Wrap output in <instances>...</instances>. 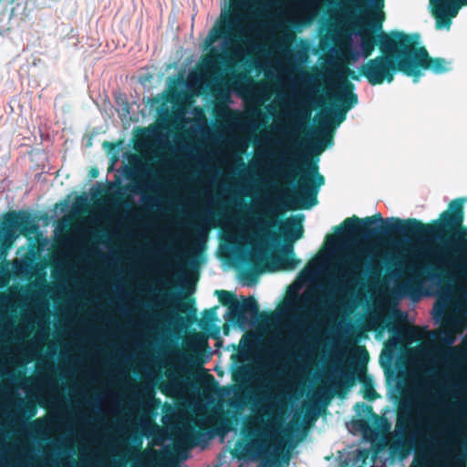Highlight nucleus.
Masks as SVG:
<instances>
[{
  "label": "nucleus",
  "mask_w": 467,
  "mask_h": 467,
  "mask_svg": "<svg viewBox=\"0 0 467 467\" xmlns=\"http://www.w3.org/2000/svg\"><path fill=\"white\" fill-rule=\"evenodd\" d=\"M467 198L452 200L448 209L442 212L432 224L424 223L415 218L400 219L389 217L383 219L380 213L359 219L357 216L348 218L336 230L337 234L351 237L352 233L362 234L363 239H371L378 235H388L392 233L407 235V240L413 239L407 246L405 254L412 263H424L422 272L431 282H440L441 276L435 273L436 265H443L441 247L434 244L442 241L448 232H454L464 221L463 205Z\"/></svg>",
  "instance_id": "f257e3e1"
},
{
  "label": "nucleus",
  "mask_w": 467,
  "mask_h": 467,
  "mask_svg": "<svg viewBox=\"0 0 467 467\" xmlns=\"http://www.w3.org/2000/svg\"><path fill=\"white\" fill-rule=\"evenodd\" d=\"M287 60L290 64L293 61V70L299 73L298 78H292V83L296 88L298 100L301 104L298 108H292L286 112L291 118L285 124H276L273 130L286 138L294 139L302 130L311 119L310 106L320 107L324 103V93L317 77L301 69V66L307 62V56L304 51H297L295 55H289Z\"/></svg>",
  "instance_id": "f03ea898"
},
{
  "label": "nucleus",
  "mask_w": 467,
  "mask_h": 467,
  "mask_svg": "<svg viewBox=\"0 0 467 467\" xmlns=\"http://www.w3.org/2000/svg\"><path fill=\"white\" fill-rule=\"evenodd\" d=\"M275 164L280 168L290 169L294 174L299 176L301 183H294L291 192V203L302 209H311L318 203L317 195L321 187L325 185V177L319 173L317 162H312L305 157L300 165L293 163L292 159L285 153L275 154Z\"/></svg>",
  "instance_id": "7ed1b4c3"
},
{
  "label": "nucleus",
  "mask_w": 467,
  "mask_h": 467,
  "mask_svg": "<svg viewBox=\"0 0 467 467\" xmlns=\"http://www.w3.org/2000/svg\"><path fill=\"white\" fill-rule=\"evenodd\" d=\"M392 37L387 36L384 32H380L374 36L367 30L361 32L359 29H351L348 35V52L350 59L357 61L359 57H368L371 55L376 45L379 47L383 56H389L394 58L401 49L400 43L408 39L409 46L415 47L420 44V36L418 33L406 35L402 32L392 31Z\"/></svg>",
  "instance_id": "20e7f679"
},
{
  "label": "nucleus",
  "mask_w": 467,
  "mask_h": 467,
  "mask_svg": "<svg viewBox=\"0 0 467 467\" xmlns=\"http://www.w3.org/2000/svg\"><path fill=\"white\" fill-rule=\"evenodd\" d=\"M408 39L400 43L402 47L397 56L391 58L389 56H378L375 58L368 59L359 69V75L364 77L370 85H380L384 82L391 83L394 76L398 72L403 75L418 76L419 70L415 66H419V60L410 53Z\"/></svg>",
  "instance_id": "39448f33"
},
{
  "label": "nucleus",
  "mask_w": 467,
  "mask_h": 467,
  "mask_svg": "<svg viewBox=\"0 0 467 467\" xmlns=\"http://www.w3.org/2000/svg\"><path fill=\"white\" fill-rule=\"evenodd\" d=\"M275 431L276 428L272 423L253 430L249 441L238 442L236 451L239 457L245 462L260 458L262 467H278L276 454L280 448L278 444L272 443Z\"/></svg>",
  "instance_id": "423d86ee"
},
{
  "label": "nucleus",
  "mask_w": 467,
  "mask_h": 467,
  "mask_svg": "<svg viewBox=\"0 0 467 467\" xmlns=\"http://www.w3.org/2000/svg\"><path fill=\"white\" fill-rule=\"evenodd\" d=\"M438 426L435 433H431L422 438L419 444V450L425 455L436 457L440 454L451 456L453 448L458 445L462 426L459 420H451L448 425H443L436 419H431Z\"/></svg>",
  "instance_id": "0eeeda50"
},
{
  "label": "nucleus",
  "mask_w": 467,
  "mask_h": 467,
  "mask_svg": "<svg viewBox=\"0 0 467 467\" xmlns=\"http://www.w3.org/2000/svg\"><path fill=\"white\" fill-rule=\"evenodd\" d=\"M215 295L222 304L229 305L224 318L230 326H236L245 330L258 322L259 306L254 298L248 297L243 302H238L225 290H216Z\"/></svg>",
  "instance_id": "6e6552de"
},
{
  "label": "nucleus",
  "mask_w": 467,
  "mask_h": 467,
  "mask_svg": "<svg viewBox=\"0 0 467 467\" xmlns=\"http://www.w3.org/2000/svg\"><path fill=\"white\" fill-rule=\"evenodd\" d=\"M0 223V260L5 257V252L19 234L32 233L36 225L33 215L25 211L5 213Z\"/></svg>",
  "instance_id": "1a4fd4ad"
},
{
  "label": "nucleus",
  "mask_w": 467,
  "mask_h": 467,
  "mask_svg": "<svg viewBox=\"0 0 467 467\" xmlns=\"http://www.w3.org/2000/svg\"><path fill=\"white\" fill-rule=\"evenodd\" d=\"M244 19L245 16L237 7H231L221 13L222 24H225L228 29H231L233 32L234 30L239 31L240 37L238 39L244 41L252 49H257L259 44L250 35L258 31V25L255 23L244 24Z\"/></svg>",
  "instance_id": "9d476101"
},
{
  "label": "nucleus",
  "mask_w": 467,
  "mask_h": 467,
  "mask_svg": "<svg viewBox=\"0 0 467 467\" xmlns=\"http://www.w3.org/2000/svg\"><path fill=\"white\" fill-rule=\"evenodd\" d=\"M409 49L410 53L412 54L411 56H414L419 60V66H415L416 69L419 70L418 76H410L414 83L419 82L427 69H430L435 75H441L451 70V61L443 57L431 58L425 47L409 46Z\"/></svg>",
  "instance_id": "9b49d317"
},
{
  "label": "nucleus",
  "mask_w": 467,
  "mask_h": 467,
  "mask_svg": "<svg viewBox=\"0 0 467 467\" xmlns=\"http://www.w3.org/2000/svg\"><path fill=\"white\" fill-rule=\"evenodd\" d=\"M234 42L233 31L228 29L225 24H222L221 19L210 30L204 40V49L213 51H220L224 55L228 54V50Z\"/></svg>",
  "instance_id": "f8f14e48"
},
{
  "label": "nucleus",
  "mask_w": 467,
  "mask_h": 467,
  "mask_svg": "<svg viewBox=\"0 0 467 467\" xmlns=\"http://www.w3.org/2000/svg\"><path fill=\"white\" fill-rule=\"evenodd\" d=\"M355 85L347 80L337 82L332 87L330 103L339 107H346V109H352L358 104V98L354 93Z\"/></svg>",
  "instance_id": "ddd939ff"
},
{
  "label": "nucleus",
  "mask_w": 467,
  "mask_h": 467,
  "mask_svg": "<svg viewBox=\"0 0 467 467\" xmlns=\"http://www.w3.org/2000/svg\"><path fill=\"white\" fill-rule=\"evenodd\" d=\"M436 18L435 26L439 30H449L451 26V17L459 12V5L451 0H431Z\"/></svg>",
  "instance_id": "4468645a"
},
{
  "label": "nucleus",
  "mask_w": 467,
  "mask_h": 467,
  "mask_svg": "<svg viewBox=\"0 0 467 467\" xmlns=\"http://www.w3.org/2000/svg\"><path fill=\"white\" fill-rule=\"evenodd\" d=\"M151 319L157 322L164 329H167L169 337H176L175 332L184 328L186 319L176 309L163 314H152Z\"/></svg>",
  "instance_id": "2eb2a0df"
},
{
  "label": "nucleus",
  "mask_w": 467,
  "mask_h": 467,
  "mask_svg": "<svg viewBox=\"0 0 467 467\" xmlns=\"http://www.w3.org/2000/svg\"><path fill=\"white\" fill-rule=\"evenodd\" d=\"M232 253L235 258H240V263L243 265H247L250 259L263 261L268 254L269 246L265 241L256 242L255 245L249 249H243L238 245H233Z\"/></svg>",
  "instance_id": "dca6fc26"
},
{
  "label": "nucleus",
  "mask_w": 467,
  "mask_h": 467,
  "mask_svg": "<svg viewBox=\"0 0 467 467\" xmlns=\"http://www.w3.org/2000/svg\"><path fill=\"white\" fill-rule=\"evenodd\" d=\"M259 380L258 389L261 394L254 396V407L260 409L263 412L271 413L275 410V405L273 402L275 397L271 391L272 384L269 379L264 377H259Z\"/></svg>",
  "instance_id": "f3484780"
},
{
  "label": "nucleus",
  "mask_w": 467,
  "mask_h": 467,
  "mask_svg": "<svg viewBox=\"0 0 467 467\" xmlns=\"http://www.w3.org/2000/svg\"><path fill=\"white\" fill-rule=\"evenodd\" d=\"M465 233H467V230L465 232L454 233L451 236L447 238L444 236L442 241L438 242V247H441V258L444 264L448 261L451 254H460L467 247V239L463 238Z\"/></svg>",
  "instance_id": "a211bd4d"
},
{
  "label": "nucleus",
  "mask_w": 467,
  "mask_h": 467,
  "mask_svg": "<svg viewBox=\"0 0 467 467\" xmlns=\"http://www.w3.org/2000/svg\"><path fill=\"white\" fill-rule=\"evenodd\" d=\"M232 377L238 386H241L245 391L249 389L250 385L255 379L257 370L250 364L234 362L231 366Z\"/></svg>",
  "instance_id": "6ab92c4d"
},
{
  "label": "nucleus",
  "mask_w": 467,
  "mask_h": 467,
  "mask_svg": "<svg viewBox=\"0 0 467 467\" xmlns=\"http://www.w3.org/2000/svg\"><path fill=\"white\" fill-rule=\"evenodd\" d=\"M303 214L292 217L280 223L279 232L285 242H294L303 237Z\"/></svg>",
  "instance_id": "aec40b11"
},
{
  "label": "nucleus",
  "mask_w": 467,
  "mask_h": 467,
  "mask_svg": "<svg viewBox=\"0 0 467 467\" xmlns=\"http://www.w3.org/2000/svg\"><path fill=\"white\" fill-rule=\"evenodd\" d=\"M354 409L357 416L361 418V420H358L357 423L362 430L363 433L366 434L367 431H369L375 434L376 429L371 428L368 422L371 421L376 427H378L379 425L380 419L373 411L372 408L366 403L358 402Z\"/></svg>",
  "instance_id": "412c9836"
},
{
  "label": "nucleus",
  "mask_w": 467,
  "mask_h": 467,
  "mask_svg": "<svg viewBox=\"0 0 467 467\" xmlns=\"http://www.w3.org/2000/svg\"><path fill=\"white\" fill-rule=\"evenodd\" d=\"M364 254L360 250H355L348 253L342 256V260L350 265L351 270L349 272L343 271L342 274L345 277L350 278L351 282L358 283V272L361 270Z\"/></svg>",
  "instance_id": "4be33fe9"
},
{
  "label": "nucleus",
  "mask_w": 467,
  "mask_h": 467,
  "mask_svg": "<svg viewBox=\"0 0 467 467\" xmlns=\"http://www.w3.org/2000/svg\"><path fill=\"white\" fill-rule=\"evenodd\" d=\"M320 126L321 129L317 131L318 142L315 145H312L310 149V150L313 152H317L327 147L330 148L333 146V138L328 134V130L332 126V120L323 119L320 121Z\"/></svg>",
  "instance_id": "5701e85b"
},
{
  "label": "nucleus",
  "mask_w": 467,
  "mask_h": 467,
  "mask_svg": "<svg viewBox=\"0 0 467 467\" xmlns=\"http://www.w3.org/2000/svg\"><path fill=\"white\" fill-rule=\"evenodd\" d=\"M407 412H400L398 415L397 421L395 424L394 434L397 439L401 440L404 438L408 429L412 425V418L410 414V410L413 409L412 402L408 401L405 404Z\"/></svg>",
  "instance_id": "b1692460"
},
{
  "label": "nucleus",
  "mask_w": 467,
  "mask_h": 467,
  "mask_svg": "<svg viewBox=\"0 0 467 467\" xmlns=\"http://www.w3.org/2000/svg\"><path fill=\"white\" fill-rule=\"evenodd\" d=\"M349 110L350 109H346V107L329 104L319 113L320 121L323 119H331L333 121V119H335L339 124L347 119V113Z\"/></svg>",
  "instance_id": "393cba45"
},
{
  "label": "nucleus",
  "mask_w": 467,
  "mask_h": 467,
  "mask_svg": "<svg viewBox=\"0 0 467 467\" xmlns=\"http://www.w3.org/2000/svg\"><path fill=\"white\" fill-rule=\"evenodd\" d=\"M395 294L399 298L410 297L414 301L420 298V288L409 280L398 285Z\"/></svg>",
  "instance_id": "a878e982"
},
{
  "label": "nucleus",
  "mask_w": 467,
  "mask_h": 467,
  "mask_svg": "<svg viewBox=\"0 0 467 467\" xmlns=\"http://www.w3.org/2000/svg\"><path fill=\"white\" fill-rule=\"evenodd\" d=\"M139 203L146 210L163 211V201L161 197L156 195L142 193L140 197Z\"/></svg>",
  "instance_id": "bb28decb"
},
{
  "label": "nucleus",
  "mask_w": 467,
  "mask_h": 467,
  "mask_svg": "<svg viewBox=\"0 0 467 467\" xmlns=\"http://www.w3.org/2000/svg\"><path fill=\"white\" fill-rule=\"evenodd\" d=\"M375 458V452L367 449L358 450L357 454L353 459V467H366L369 464V467H373L370 464Z\"/></svg>",
  "instance_id": "cd10ccee"
},
{
  "label": "nucleus",
  "mask_w": 467,
  "mask_h": 467,
  "mask_svg": "<svg viewBox=\"0 0 467 467\" xmlns=\"http://www.w3.org/2000/svg\"><path fill=\"white\" fill-rule=\"evenodd\" d=\"M15 0H0V35H2L3 29L7 22L11 20L14 16V7L8 8V5H12Z\"/></svg>",
  "instance_id": "c85d7f7f"
},
{
  "label": "nucleus",
  "mask_w": 467,
  "mask_h": 467,
  "mask_svg": "<svg viewBox=\"0 0 467 467\" xmlns=\"http://www.w3.org/2000/svg\"><path fill=\"white\" fill-rule=\"evenodd\" d=\"M300 263L301 261L296 259L295 255H279L275 261L276 268L284 270H293L296 268Z\"/></svg>",
  "instance_id": "c756f323"
},
{
  "label": "nucleus",
  "mask_w": 467,
  "mask_h": 467,
  "mask_svg": "<svg viewBox=\"0 0 467 467\" xmlns=\"http://www.w3.org/2000/svg\"><path fill=\"white\" fill-rule=\"evenodd\" d=\"M235 5L243 8L254 7L265 10L273 6V2L271 0H238Z\"/></svg>",
  "instance_id": "7c9ffc66"
},
{
  "label": "nucleus",
  "mask_w": 467,
  "mask_h": 467,
  "mask_svg": "<svg viewBox=\"0 0 467 467\" xmlns=\"http://www.w3.org/2000/svg\"><path fill=\"white\" fill-rule=\"evenodd\" d=\"M217 308L218 306L211 307L202 313V321L200 324L202 328H205L206 327H212L215 325L217 321Z\"/></svg>",
  "instance_id": "2f4dec72"
},
{
  "label": "nucleus",
  "mask_w": 467,
  "mask_h": 467,
  "mask_svg": "<svg viewBox=\"0 0 467 467\" xmlns=\"http://www.w3.org/2000/svg\"><path fill=\"white\" fill-rule=\"evenodd\" d=\"M88 203L89 199L85 193L78 195L70 205V212L75 215L79 214L85 210Z\"/></svg>",
  "instance_id": "473e14b6"
},
{
  "label": "nucleus",
  "mask_w": 467,
  "mask_h": 467,
  "mask_svg": "<svg viewBox=\"0 0 467 467\" xmlns=\"http://www.w3.org/2000/svg\"><path fill=\"white\" fill-rule=\"evenodd\" d=\"M187 345L192 351L199 352L207 346V339L200 334H196L188 339Z\"/></svg>",
  "instance_id": "72a5a7b5"
},
{
  "label": "nucleus",
  "mask_w": 467,
  "mask_h": 467,
  "mask_svg": "<svg viewBox=\"0 0 467 467\" xmlns=\"http://www.w3.org/2000/svg\"><path fill=\"white\" fill-rule=\"evenodd\" d=\"M118 114L121 119H127L130 115V104L127 99H122L120 96L117 99Z\"/></svg>",
  "instance_id": "f704fd0d"
},
{
  "label": "nucleus",
  "mask_w": 467,
  "mask_h": 467,
  "mask_svg": "<svg viewBox=\"0 0 467 467\" xmlns=\"http://www.w3.org/2000/svg\"><path fill=\"white\" fill-rule=\"evenodd\" d=\"M362 385L364 388L366 399L373 400L377 397V392L374 389V380L371 376H365Z\"/></svg>",
  "instance_id": "c9c22d12"
},
{
  "label": "nucleus",
  "mask_w": 467,
  "mask_h": 467,
  "mask_svg": "<svg viewBox=\"0 0 467 467\" xmlns=\"http://www.w3.org/2000/svg\"><path fill=\"white\" fill-rule=\"evenodd\" d=\"M32 263L27 259H20L14 263V270L17 274L26 275L31 271Z\"/></svg>",
  "instance_id": "e433bc0d"
},
{
  "label": "nucleus",
  "mask_w": 467,
  "mask_h": 467,
  "mask_svg": "<svg viewBox=\"0 0 467 467\" xmlns=\"http://www.w3.org/2000/svg\"><path fill=\"white\" fill-rule=\"evenodd\" d=\"M104 400L103 395H95L92 398H87L85 399V404L88 407L94 408L97 411L101 412V404Z\"/></svg>",
  "instance_id": "4c0bfd02"
},
{
  "label": "nucleus",
  "mask_w": 467,
  "mask_h": 467,
  "mask_svg": "<svg viewBox=\"0 0 467 467\" xmlns=\"http://www.w3.org/2000/svg\"><path fill=\"white\" fill-rule=\"evenodd\" d=\"M244 391H245V390L243 388H241V386H238L237 384H235V385L226 386L223 389H222L221 394L223 397H228L230 395L239 396L240 393L244 392Z\"/></svg>",
  "instance_id": "58836bf2"
},
{
  "label": "nucleus",
  "mask_w": 467,
  "mask_h": 467,
  "mask_svg": "<svg viewBox=\"0 0 467 467\" xmlns=\"http://www.w3.org/2000/svg\"><path fill=\"white\" fill-rule=\"evenodd\" d=\"M390 332L389 345H397L402 337L403 328L401 327H393L390 328Z\"/></svg>",
  "instance_id": "ea45409f"
},
{
  "label": "nucleus",
  "mask_w": 467,
  "mask_h": 467,
  "mask_svg": "<svg viewBox=\"0 0 467 467\" xmlns=\"http://www.w3.org/2000/svg\"><path fill=\"white\" fill-rule=\"evenodd\" d=\"M381 29H382L381 22L371 19V20H368L366 23V26L362 29H359V30L361 32H363L364 30H367L369 33H371L370 31L381 32Z\"/></svg>",
  "instance_id": "a19ab883"
},
{
  "label": "nucleus",
  "mask_w": 467,
  "mask_h": 467,
  "mask_svg": "<svg viewBox=\"0 0 467 467\" xmlns=\"http://www.w3.org/2000/svg\"><path fill=\"white\" fill-rule=\"evenodd\" d=\"M444 304L442 303H436L433 306V309L431 311L432 318L435 321V323H439L441 319V317L444 313Z\"/></svg>",
  "instance_id": "79ce46f5"
},
{
  "label": "nucleus",
  "mask_w": 467,
  "mask_h": 467,
  "mask_svg": "<svg viewBox=\"0 0 467 467\" xmlns=\"http://www.w3.org/2000/svg\"><path fill=\"white\" fill-rule=\"evenodd\" d=\"M134 304L147 308H157L161 305L160 298H153L150 303H145L139 298H134Z\"/></svg>",
  "instance_id": "37998d69"
},
{
  "label": "nucleus",
  "mask_w": 467,
  "mask_h": 467,
  "mask_svg": "<svg viewBox=\"0 0 467 467\" xmlns=\"http://www.w3.org/2000/svg\"><path fill=\"white\" fill-rule=\"evenodd\" d=\"M220 57L218 56L207 57L202 62V67L205 69L213 70L217 67V60Z\"/></svg>",
  "instance_id": "c03bdc74"
},
{
  "label": "nucleus",
  "mask_w": 467,
  "mask_h": 467,
  "mask_svg": "<svg viewBox=\"0 0 467 467\" xmlns=\"http://www.w3.org/2000/svg\"><path fill=\"white\" fill-rule=\"evenodd\" d=\"M441 340L444 345L451 347L454 344L455 337L451 331L445 330L441 333Z\"/></svg>",
  "instance_id": "a18cd8bd"
},
{
  "label": "nucleus",
  "mask_w": 467,
  "mask_h": 467,
  "mask_svg": "<svg viewBox=\"0 0 467 467\" xmlns=\"http://www.w3.org/2000/svg\"><path fill=\"white\" fill-rule=\"evenodd\" d=\"M316 275L317 272L306 267L300 272L299 279L302 281H312Z\"/></svg>",
  "instance_id": "49530a36"
},
{
  "label": "nucleus",
  "mask_w": 467,
  "mask_h": 467,
  "mask_svg": "<svg viewBox=\"0 0 467 467\" xmlns=\"http://www.w3.org/2000/svg\"><path fill=\"white\" fill-rule=\"evenodd\" d=\"M444 413L448 415H464L465 414V406H448L444 410Z\"/></svg>",
  "instance_id": "de8ad7c7"
},
{
  "label": "nucleus",
  "mask_w": 467,
  "mask_h": 467,
  "mask_svg": "<svg viewBox=\"0 0 467 467\" xmlns=\"http://www.w3.org/2000/svg\"><path fill=\"white\" fill-rule=\"evenodd\" d=\"M231 431L229 421L227 420H223L220 422V424L216 428V431L222 437L226 435Z\"/></svg>",
  "instance_id": "09e8293b"
},
{
  "label": "nucleus",
  "mask_w": 467,
  "mask_h": 467,
  "mask_svg": "<svg viewBox=\"0 0 467 467\" xmlns=\"http://www.w3.org/2000/svg\"><path fill=\"white\" fill-rule=\"evenodd\" d=\"M112 403H113V412L115 414L120 413L121 409L123 407V402L119 397H117L116 394H114V396L112 398Z\"/></svg>",
  "instance_id": "8fccbe9b"
},
{
  "label": "nucleus",
  "mask_w": 467,
  "mask_h": 467,
  "mask_svg": "<svg viewBox=\"0 0 467 467\" xmlns=\"http://www.w3.org/2000/svg\"><path fill=\"white\" fill-rule=\"evenodd\" d=\"M293 242H285L282 245V252L284 253V255H295L294 253V245L292 244Z\"/></svg>",
  "instance_id": "3c124183"
},
{
  "label": "nucleus",
  "mask_w": 467,
  "mask_h": 467,
  "mask_svg": "<svg viewBox=\"0 0 467 467\" xmlns=\"http://www.w3.org/2000/svg\"><path fill=\"white\" fill-rule=\"evenodd\" d=\"M229 404L231 407L236 409V410H240L244 407V400L240 398H238V396H235L234 399H231L229 400Z\"/></svg>",
  "instance_id": "603ef678"
},
{
  "label": "nucleus",
  "mask_w": 467,
  "mask_h": 467,
  "mask_svg": "<svg viewBox=\"0 0 467 467\" xmlns=\"http://www.w3.org/2000/svg\"><path fill=\"white\" fill-rule=\"evenodd\" d=\"M58 0H35V5L37 7H50Z\"/></svg>",
  "instance_id": "864d4df0"
},
{
  "label": "nucleus",
  "mask_w": 467,
  "mask_h": 467,
  "mask_svg": "<svg viewBox=\"0 0 467 467\" xmlns=\"http://www.w3.org/2000/svg\"><path fill=\"white\" fill-rule=\"evenodd\" d=\"M374 268H375V265H374V263L372 262V258H371V256H370V257L368 258V264H367V265H366V269L364 270L363 275H364L365 276H372V275H373V274H372V269H374Z\"/></svg>",
  "instance_id": "5fc2aeb1"
},
{
  "label": "nucleus",
  "mask_w": 467,
  "mask_h": 467,
  "mask_svg": "<svg viewBox=\"0 0 467 467\" xmlns=\"http://www.w3.org/2000/svg\"><path fill=\"white\" fill-rule=\"evenodd\" d=\"M108 428L116 430L118 431H122L124 430V421L115 420L114 422L108 425Z\"/></svg>",
  "instance_id": "6e6d98bb"
},
{
  "label": "nucleus",
  "mask_w": 467,
  "mask_h": 467,
  "mask_svg": "<svg viewBox=\"0 0 467 467\" xmlns=\"http://www.w3.org/2000/svg\"><path fill=\"white\" fill-rule=\"evenodd\" d=\"M385 265H393L396 268H400L401 264V258H389L385 263Z\"/></svg>",
  "instance_id": "4d7b16f0"
},
{
  "label": "nucleus",
  "mask_w": 467,
  "mask_h": 467,
  "mask_svg": "<svg viewBox=\"0 0 467 467\" xmlns=\"http://www.w3.org/2000/svg\"><path fill=\"white\" fill-rule=\"evenodd\" d=\"M368 5L375 9H380L383 7V0H368Z\"/></svg>",
  "instance_id": "13d9d810"
},
{
  "label": "nucleus",
  "mask_w": 467,
  "mask_h": 467,
  "mask_svg": "<svg viewBox=\"0 0 467 467\" xmlns=\"http://www.w3.org/2000/svg\"><path fill=\"white\" fill-rule=\"evenodd\" d=\"M244 126L250 130H255L259 128V123L254 119H249L245 122Z\"/></svg>",
  "instance_id": "bf43d9fd"
},
{
  "label": "nucleus",
  "mask_w": 467,
  "mask_h": 467,
  "mask_svg": "<svg viewBox=\"0 0 467 467\" xmlns=\"http://www.w3.org/2000/svg\"><path fill=\"white\" fill-rule=\"evenodd\" d=\"M171 248L170 246H165V247H162L160 250H153V251H151V253H152V254H154V255H156L158 257H161L164 252H168V251H171Z\"/></svg>",
  "instance_id": "052dcab7"
},
{
  "label": "nucleus",
  "mask_w": 467,
  "mask_h": 467,
  "mask_svg": "<svg viewBox=\"0 0 467 467\" xmlns=\"http://www.w3.org/2000/svg\"><path fill=\"white\" fill-rule=\"evenodd\" d=\"M44 338H45V335L44 334H40L38 336H36L33 339H32V344L33 345H36L37 347L41 345V343L44 341Z\"/></svg>",
  "instance_id": "680f3d73"
},
{
  "label": "nucleus",
  "mask_w": 467,
  "mask_h": 467,
  "mask_svg": "<svg viewBox=\"0 0 467 467\" xmlns=\"http://www.w3.org/2000/svg\"><path fill=\"white\" fill-rule=\"evenodd\" d=\"M282 199L283 197L282 196H278L276 197L275 200H274V202L281 209H284V210H286L287 209V205L286 203L283 202H282Z\"/></svg>",
  "instance_id": "e2e57ef3"
},
{
  "label": "nucleus",
  "mask_w": 467,
  "mask_h": 467,
  "mask_svg": "<svg viewBox=\"0 0 467 467\" xmlns=\"http://www.w3.org/2000/svg\"><path fill=\"white\" fill-rule=\"evenodd\" d=\"M295 324L296 325V327L299 328V329H304L305 328V320L304 319H301V318H295Z\"/></svg>",
  "instance_id": "0e129e2a"
},
{
  "label": "nucleus",
  "mask_w": 467,
  "mask_h": 467,
  "mask_svg": "<svg viewBox=\"0 0 467 467\" xmlns=\"http://www.w3.org/2000/svg\"><path fill=\"white\" fill-rule=\"evenodd\" d=\"M417 336V332L415 329H408L407 330V337L410 339H415Z\"/></svg>",
  "instance_id": "69168bd1"
},
{
  "label": "nucleus",
  "mask_w": 467,
  "mask_h": 467,
  "mask_svg": "<svg viewBox=\"0 0 467 467\" xmlns=\"http://www.w3.org/2000/svg\"><path fill=\"white\" fill-rule=\"evenodd\" d=\"M452 3H456L459 5V9L462 6V5H467V0H451Z\"/></svg>",
  "instance_id": "338daca9"
},
{
  "label": "nucleus",
  "mask_w": 467,
  "mask_h": 467,
  "mask_svg": "<svg viewBox=\"0 0 467 467\" xmlns=\"http://www.w3.org/2000/svg\"><path fill=\"white\" fill-rule=\"evenodd\" d=\"M237 195H247L248 192H247V188L244 187V188H240L238 189V191L236 192Z\"/></svg>",
  "instance_id": "774afa93"
}]
</instances>
